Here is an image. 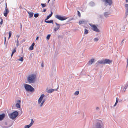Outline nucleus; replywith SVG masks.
I'll use <instances>...</instances> for the list:
<instances>
[{
    "label": "nucleus",
    "mask_w": 128,
    "mask_h": 128,
    "mask_svg": "<svg viewBox=\"0 0 128 128\" xmlns=\"http://www.w3.org/2000/svg\"><path fill=\"white\" fill-rule=\"evenodd\" d=\"M36 75L34 74L29 75L27 78V80L29 83H33L35 81Z\"/></svg>",
    "instance_id": "obj_1"
},
{
    "label": "nucleus",
    "mask_w": 128,
    "mask_h": 128,
    "mask_svg": "<svg viewBox=\"0 0 128 128\" xmlns=\"http://www.w3.org/2000/svg\"><path fill=\"white\" fill-rule=\"evenodd\" d=\"M45 101V100H44L42 101V102L41 103V104H40V106H42L43 104L44 103V102Z\"/></svg>",
    "instance_id": "obj_35"
},
{
    "label": "nucleus",
    "mask_w": 128,
    "mask_h": 128,
    "mask_svg": "<svg viewBox=\"0 0 128 128\" xmlns=\"http://www.w3.org/2000/svg\"><path fill=\"white\" fill-rule=\"evenodd\" d=\"M34 42H33V43H32L31 46H32L33 47V46H34Z\"/></svg>",
    "instance_id": "obj_41"
},
{
    "label": "nucleus",
    "mask_w": 128,
    "mask_h": 128,
    "mask_svg": "<svg viewBox=\"0 0 128 128\" xmlns=\"http://www.w3.org/2000/svg\"><path fill=\"white\" fill-rule=\"evenodd\" d=\"M16 48H14L12 52V53L11 55V56H12L13 54L16 52Z\"/></svg>",
    "instance_id": "obj_22"
},
{
    "label": "nucleus",
    "mask_w": 128,
    "mask_h": 128,
    "mask_svg": "<svg viewBox=\"0 0 128 128\" xmlns=\"http://www.w3.org/2000/svg\"><path fill=\"white\" fill-rule=\"evenodd\" d=\"M50 34H49L46 37V39L48 40L50 38Z\"/></svg>",
    "instance_id": "obj_25"
},
{
    "label": "nucleus",
    "mask_w": 128,
    "mask_h": 128,
    "mask_svg": "<svg viewBox=\"0 0 128 128\" xmlns=\"http://www.w3.org/2000/svg\"><path fill=\"white\" fill-rule=\"evenodd\" d=\"M78 15L79 17H80L81 16L80 14L79 11H78Z\"/></svg>",
    "instance_id": "obj_38"
},
{
    "label": "nucleus",
    "mask_w": 128,
    "mask_h": 128,
    "mask_svg": "<svg viewBox=\"0 0 128 128\" xmlns=\"http://www.w3.org/2000/svg\"><path fill=\"white\" fill-rule=\"evenodd\" d=\"M50 0H48V3L49 2Z\"/></svg>",
    "instance_id": "obj_49"
},
{
    "label": "nucleus",
    "mask_w": 128,
    "mask_h": 128,
    "mask_svg": "<svg viewBox=\"0 0 128 128\" xmlns=\"http://www.w3.org/2000/svg\"><path fill=\"white\" fill-rule=\"evenodd\" d=\"M118 100H117V98H116V103H115L114 104V106H116V104L118 103Z\"/></svg>",
    "instance_id": "obj_30"
},
{
    "label": "nucleus",
    "mask_w": 128,
    "mask_h": 128,
    "mask_svg": "<svg viewBox=\"0 0 128 128\" xmlns=\"http://www.w3.org/2000/svg\"><path fill=\"white\" fill-rule=\"evenodd\" d=\"M90 25L92 28V30L96 32H99V30L97 27L94 25L90 24Z\"/></svg>",
    "instance_id": "obj_7"
},
{
    "label": "nucleus",
    "mask_w": 128,
    "mask_h": 128,
    "mask_svg": "<svg viewBox=\"0 0 128 128\" xmlns=\"http://www.w3.org/2000/svg\"><path fill=\"white\" fill-rule=\"evenodd\" d=\"M5 116V114H4L0 115V120H2Z\"/></svg>",
    "instance_id": "obj_14"
},
{
    "label": "nucleus",
    "mask_w": 128,
    "mask_h": 128,
    "mask_svg": "<svg viewBox=\"0 0 128 128\" xmlns=\"http://www.w3.org/2000/svg\"><path fill=\"white\" fill-rule=\"evenodd\" d=\"M98 40V39L97 38H95L94 39V42H97Z\"/></svg>",
    "instance_id": "obj_36"
},
{
    "label": "nucleus",
    "mask_w": 128,
    "mask_h": 128,
    "mask_svg": "<svg viewBox=\"0 0 128 128\" xmlns=\"http://www.w3.org/2000/svg\"><path fill=\"white\" fill-rule=\"evenodd\" d=\"M44 96V94H42L41 95L38 100V103L39 104L40 103Z\"/></svg>",
    "instance_id": "obj_8"
},
{
    "label": "nucleus",
    "mask_w": 128,
    "mask_h": 128,
    "mask_svg": "<svg viewBox=\"0 0 128 128\" xmlns=\"http://www.w3.org/2000/svg\"><path fill=\"white\" fill-rule=\"evenodd\" d=\"M20 100H16V106L17 108H20Z\"/></svg>",
    "instance_id": "obj_9"
},
{
    "label": "nucleus",
    "mask_w": 128,
    "mask_h": 128,
    "mask_svg": "<svg viewBox=\"0 0 128 128\" xmlns=\"http://www.w3.org/2000/svg\"><path fill=\"white\" fill-rule=\"evenodd\" d=\"M18 38H17V44H18L19 43V42L18 41Z\"/></svg>",
    "instance_id": "obj_40"
},
{
    "label": "nucleus",
    "mask_w": 128,
    "mask_h": 128,
    "mask_svg": "<svg viewBox=\"0 0 128 128\" xmlns=\"http://www.w3.org/2000/svg\"><path fill=\"white\" fill-rule=\"evenodd\" d=\"M94 61V59H92L90 60L88 62L87 64L88 65H90L92 64Z\"/></svg>",
    "instance_id": "obj_13"
},
{
    "label": "nucleus",
    "mask_w": 128,
    "mask_h": 128,
    "mask_svg": "<svg viewBox=\"0 0 128 128\" xmlns=\"http://www.w3.org/2000/svg\"><path fill=\"white\" fill-rule=\"evenodd\" d=\"M46 9H45L43 10V12H46Z\"/></svg>",
    "instance_id": "obj_44"
},
{
    "label": "nucleus",
    "mask_w": 128,
    "mask_h": 128,
    "mask_svg": "<svg viewBox=\"0 0 128 128\" xmlns=\"http://www.w3.org/2000/svg\"><path fill=\"white\" fill-rule=\"evenodd\" d=\"M55 18L60 20H66L67 18L65 16H61L57 14L55 16Z\"/></svg>",
    "instance_id": "obj_5"
},
{
    "label": "nucleus",
    "mask_w": 128,
    "mask_h": 128,
    "mask_svg": "<svg viewBox=\"0 0 128 128\" xmlns=\"http://www.w3.org/2000/svg\"><path fill=\"white\" fill-rule=\"evenodd\" d=\"M118 100H117V98H116V103H115L114 104V106H116V104L118 103Z\"/></svg>",
    "instance_id": "obj_33"
},
{
    "label": "nucleus",
    "mask_w": 128,
    "mask_h": 128,
    "mask_svg": "<svg viewBox=\"0 0 128 128\" xmlns=\"http://www.w3.org/2000/svg\"><path fill=\"white\" fill-rule=\"evenodd\" d=\"M118 100H117V98H116V103H115L114 104V106H116V104L118 103Z\"/></svg>",
    "instance_id": "obj_32"
},
{
    "label": "nucleus",
    "mask_w": 128,
    "mask_h": 128,
    "mask_svg": "<svg viewBox=\"0 0 128 128\" xmlns=\"http://www.w3.org/2000/svg\"><path fill=\"white\" fill-rule=\"evenodd\" d=\"M39 14L38 13L35 14L34 15V17L35 18H37Z\"/></svg>",
    "instance_id": "obj_28"
},
{
    "label": "nucleus",
    "mask_w": 128,
    "mask_h": 128,
    "mask_svg": "<svg viewBox=\"0 0 128 128\" xmlns=\"http://www.w3.org/2000/svg\"><path fill=\"white\" fill-rule=\"evenodd\" d=\"M85 22V21L83 20H80L79 21V24H83Z\"/></svg>",
    "instance_id": "obj_21"
},
{
    "label": "nucleus",
    "mask_w": 128,
    "mask_h": 128,
    "mask_svg": "<svg viewBox=\"0 0 128 128\" xmlns=\"http://www.w3.org/2000/svg\"><path fill=\"white\" fill-rule=\"evenodd\" d=\"M127 86H128V85H127Z\"/></svg>",
    "instance_id": "obj_53"
},
{
    "label": "nucleus",
    "mask_w": 128,
    "mask_h": 128,
    "mask_svg": "<svg viewBox=\"0 0 128 128\" xmlns=\"http://www.w3.org/2000/svg\"><path fill=\"white\" fill-rule=\"evenodd\" d=\"M29 49L30 50H32L33 49V47L31 46L29 48Z\"/></svg>",
    "instance_id": "obj_37"
},
{
    "label": "nucleus",
    "mask_w": 128,
    "mask_h": 128,
    "mask_svg": "<svg viewBox=\"0 0 128 128\" xmlns=\"http://www.w3.org/2000/svg\"><path fill=\"white\" fill-rule=\"evenodd\" d=\"M45 22L47 23H52V24L53 23V21L52 20H50V21H46V20H45Z\"/></svg>",
    "instance_id": "obj_20"
},
{
    "label": "nucleus",
    "mask_w": 128,
    "mask_h": 128,
    "mask_svg": "<svg viewBox=\"0 0 128 128\" xmlns=\"http://www.w3.org/2000/svg\"><path fill=\"white\" fill-rule=\"evenodd\" d=\"M24 85V88L26 91L31 92L34 91V88L30 85L26 84H25Z\"/></svg>",
    "instance_id": "obj_3"
},
{
    "label": "nucleus",
    "mask_w": 128,
    "mask_h": 128,
    "mask_svg": "<svg viewBox=\"0 0 128 128\" xmlns=\"http://www.w3.org/2000/svg\"><path fill=\"white\" fill-rule=\"evenodd\" d=\"M23 60H24V59H23V57H21V58H20L18 60H19V61H21L22 62L23 61Z\"/></svg>",
    "instance_id": "obj_24"
},
{
    "label": "nucleus",
    "mask_w": 128,
    "mask_h": 128,
    "mask_svg": "<svg viewBox=\"0 0 128 128\" xmlns=\"http://www.w3.org/2000/svg\"><path fill=\"white\" fill-rule=\"evenodd\" d=\"M9 11L8 9H5V10L4 11V15L5 17H6L8 14L9 13Z\"/></svg>",
    "instance_id": "obj_11"
},
{
    "label": "nucleus",
    "mask_w": 128,
    "mask_h": 128,
    "mask_svg": "<svg viewBox=\"0 0 128 128\" xmlns=\"http://www.w3.org/2000/svg\"><path fill=\"white\" fill-rule=\"evenodd\" d=\"M41 66H42V67H44V64H43V63H42V64H41Z\"/></svg>",
    "instance_id": "obj_46"
},
{
    "label": "nucleus",
    "mask_w": 128,
    "mask_h": 128,
    "mask_svg": "<svg viewBox=\"0 0 128 128\" xmlns=\"http://www.w3.org/2000/svg\"><path fill=\"white\" fill-rule=\"evenodd\" d=\"M127 65L128 64V58L127 60Z\"/></svg>",
    "instance_id": "obj_47"
},
{
    "label": "nucleus",
    "mask_w": 128,
    "mask_h": 128,
    "mask_svg": "<svg viewBox=\"0 0 128 128\" xmlns=\"http://www.w3.org/2000/svg\"><path fill=\"white\" fill-rule=\"evenodd\" d=\"M9 37L8 38L9 39L11 37L12 35V32L11 31H10L9 32Z\"/></svg>",
    "instance_id": "obj_26"
},
{
    "label": "nucleus",
    "mask_w": 128,
    "mask_h": 128,
    "mask_svg": "<svg viewBox=\"0 0 128 128\" xmlns=\"http://www.w3.org/2000/svg\"><path fill=\"white\" fill-rule=\"evenodd\" d=\"M38 37L37 36L36 38V40H38Z\"/></svg>",
    "instance_id": "obj_45"
},
{
    "label": "nucleus",
    "mask_w": 128,
    "mask_h": 128,
    "mask_svg": "<svg viewBox=\"0 0 128 128\" xmlns=\"http://www.w3.org/2000/svg\"><path fill=\"white\" fill-rule=\"evenodd\" d=\"M79 93V92L78 91H76L75 92L74 94L75 95H77Z\"/></svg>",
    "instance_id": "obj_27"
},
{
    "label": "nucleus",
    "mask_w": 128,
    "mask_h": 128,
    "mask_svg": "<svg viewBox=\"0 0 128 128\" xmlns=\"http://www.w3.org/2000/svg\"><path fill=\"white\" fill-rule=\"evenodd\" d=\"M52 12H51V13L46 18L45 20H47L50 17L52 16Z\"/></svg>",
    "instance_id": "obj_19"
},
{
    "label": "nucleus",
    "mask_w": 128,
    "mask_h": 128,
    "mask_svg": "<svg viewBox=\"0 0 128 128\" xmlns=\"http://www.w3.org/2000/svg\"><path fill=\"white\" fill-rule=\"evenodd\" d=\"M2 23H3L2 19V18L1 20V21L0 22V24L1 25H2Z\"/></svg>",
    "instance_id": "obj_39"
},
{
    "label": "nucleus",
    "mask_w": 128,
    "mask_h": 128,
    "mask_svg": "<svg viewBox=\"0 0 128 128\" xmlns=\"http://www.w3.org/2000/svg\"><path fill=\"white\" fill-rule=\"evenodd\" d=\"M4 43L5 44L6 43V37H4Z\"/></svg>",
    "instance_id": "obj_42"
},
{
    "label": "nucleus",
    "mask_w": 128,
    "mask_h": 128,
    "mask_svg": "<svg viewBox=\"0 0 128 128\" xmlns=\"http://www.w3.org/2000/svg\"><path fill=\"white\" fill-rule=\"evenodd\" d=\"M110 14L108 12H105L104 14V16L106 17H108L109 15H110Z\"/></svg>",
    "instance_id": "obj_16"
},
{
    "label": "nucleus",
    "mask_w": 128,
    "mask_h": 128,
    "mask_svg": "<svg viewBox=\"0 0 128 128\" xmlns=\"http://www.w3.org/2000/svg\"><path fill=\"white\" fill-rule=\"evenodd\" d=\"M28 14H29V18H31L33 16V13L30 12H28Z\"/></svg>",
    "instance_id": "obj_17"
},
{
    "label": "nucleus",
    "mask_w": 128,
    "mask_h": 128,
    "mask_svg": "<svg viewBox=\"0 0 128 128\" xmlns=\"http://www.w3.org/2000/svg\"><path fill=\"white\" fill-rule=\"evenodd\" d=\"M102 122L101 120H99L96 123L95 128H103L102 127Z\"/></svg>",
    "instance_id": "obj_6"
},
{
    "label": "nucleus",
    "mask_w": 128,
    "mask_h": 128,
    "mask_svg": "<svg viewBox=\"0 0 128 128\" xmlns=\"http://www.w3.org/2000/svg\"><path fill=\"white\" fill-rule=\"evenodd\" d=\"M125 6L126 8H127V9L126 10V14H128V4H126Z\"/></svg>",
    "instance_id": "obj_18"
},
{
    "label": "nucleus",
    "mask_w": 128,
    "mask_h": 128,
    "mask_svg": "<svg viewBox=\"0 0 128 128\" xmlns=\"http://www.w3.org/2000/svg\"><path fill=\"white\" fill-rule=\"evenodd\" d=\"M118 100H117V98H116V103H115L114 104V106H116V104L118 103Z\"/></svg>",
    "instance_id": "obj_34"
},
{
    "label": "nucleus",
    "mask_w": 128,
    "mask_h": 128,
    "mask_svg": "<svg viewBox=\"0 0 128 128\" xmlns=\"http://www.w3.org/2000/svg\"><path fill=\"white\" fill-rule=\"evenodd\" d=\"M126 2H128V0H126Z\"/></svg>",
    "instance_id": "obj_50"
},
{
    "label": "nucleus",
    "mask_w": 128,
    "mask_h": 128,
    "mask_svg": "<svg viewBox=\"0 0 128 128\" xmlns=\"http://www.w3.org/2000/svg\"><path fill=\"white\" fill-rule=\"evenodd\" d=\"M123 41H124V40H122V42Z\"/></svg>",
    "instance_id": "obj_52"
},
{
    "label": "nucleus",
    "mask_w": 128,
    "mask_h": 128,
    "mask_svg": "<svg viewBox=\"0 0 128 128\" xmlns=\"http://www.w3.org/2000/svg\"><path fill=\"white\" fill-rule=\"evenodd\" d=\"M88 32V31L86 29H85L84 34H87Z\"/></svg>",
    "instance_id": "obj_23"
},
{
    "label": "nucleus",
    "mask_w": 128,
    "mask_h": 128,
    "mask_svg": "<svg viewBox=\"0 0 128 128\" xmlns=\"http://www.w3.org/2000/svg\"><path fill=\"white\" fill-rule=\"evenodd\" d=\"M41 5L42 8H44L46 6V4H41Z\"/></svg>",
    "instance_id": "obj_29"
},
{
    "label": "nucleus",
    "mask_w": 128,
    "mask_h": 128,
    "mask_svg": "<svg viewBox=\"0 0 128 128\" xmlns=\"http://www.w3.org/2000/svg\"><path fill=\"white\" fill-rule=\"evenodd\" d=\"M56 89L54 90L52 89H49L47 91V92L48 93H51L53 92H54V90H56Z\"/></svg>",
    "instance_id": "obj_15"
},
{
    "label": "nucleus",
    "mask_w": 128,
    "mask_h": 128,
    "mask_svg": "<svg viewBox=\"0 0 128 128\" xmlns=\"http://www.w3.org/2000/svg\"><path fill=\"white\" fill-rule=\"evenodd\" d=\"M7 9V4H6V7H5V9Z\"/></svg>",
    "instance_id": "obj_43"
},
{
    "label": "nucleus",
    "mask_w": 128,
    "mask_h": 128,
    "mask_svg": "<svg viewBox=\"0 0 128 128\" xmlns=\"http://www.w3.org/2000/svg\"><path fill=\"white\" fill-rule=\"evenodd\" d=\"M98 108H98V107H97V108H96V110H97V109H98Z\"/></svg>",
    "instance_id": "obj_48"
},
{
    "label": "nucleus",
    "mask_w": 128,
    "mask_h": 128,
    "mask_svg": "<svg viewBox=\"0 0 128 128\" xmlns=\"http://www.w3.org/2000/svg\"><path fill=\"white\" fill-rule=\"evenodd\" d=\"M55 24H56V25L57 26V28H54V30L55 31H56L58 29H59V28H60V24H58L56 22L55 23Z\"/></svg>",
    "instance_id": "obj_12"
},
{
    "label": "nucleus",
    "mask_w": 128,
    "mask_h": 128,
    "mask_svg": "<svg viewBox=\"0 0 128 128\" xmlns=\"http://www.w3.org/2000/svg\"><path fill=\"white\" fill-rule=\"evenodd\" d=\"M18 112L17 111H15L9 114L8 116L11 119L14 120L18 116Z\"/></svg>",
    "instance_id": "obj_4"
},
{
    "label": "nucleus",
    "mask_w": 128,
    "mask_h": 128,
    "mask_svg": "<svg viewBox=\"0 0 128 128\" xmlns=\"http://www.w3.org/2000/svg\"><path fill=\"white\" fill-rule=\"evenodd\" d=\"M118 100H117V98H116V103H115L114 104V106H116V104L118 103Z\"/></svg>",
    "instance_id": "obj_31"
},
{
    "label": "nucleus",
    "mask_w": 128,
    "mask_h": 128,
    "mask_svg": "<svg viewBox=\"0 0 128 128\" xmlns=\"http://www.w3.org/2000/svg\"><path fill=\"white\" fill-rule=\"evenodd\" d=\"M112 60L108 59H105L104 60H99L98 62L100 64H110L112 62Z\"/></svg>",
    "instance_id": "obj_2"
},
{
    "label": "nucleus",
    "mask_w": 128,
    "mask_h": 128,
    "mask_svg": "<svg viewBox=\"0 0 128 128\" xmlns=\"http://www.w3.org/2000/svg\"><path fill=\"white\" fill-rule=\"evenodd\" d=\"M34 123V121L33 119L31 120V122L28 125H26L25 126L24 128H29Z\"/></svg>",
    "instance_id": "obj_10"
},
{
    "label": "nucleus",
    "mask_w": 128,
    "mask_h": 128,
    "mask_svg": "<svg viewBox=\"0 0 128 128\" xmlns=\"http://www.w3.org/2000/svg\"><path fill=\"white\" fill-rule=\"evenodd\" d=\"M17 37H18H18H19V36H18V35H17Z\"/></svg>",
    "instance_id": "obj_51"
}]
</instances>
